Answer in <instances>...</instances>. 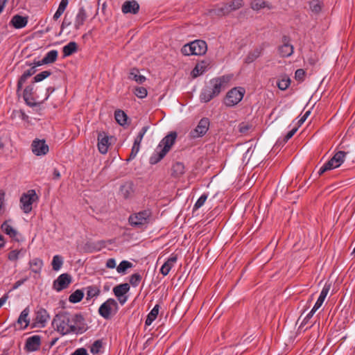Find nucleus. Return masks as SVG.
Here are the masks:
<instances>
[{
    "mask_svg": "<svg viewBox=\"0 0 355 355\" xmlns=\"http://www.w3.org/2000/svg\"><path fill=\"white\" fill-rule=\"evenodd\" d=\"M135 94L139 98H144L147 96L148 92L144 87H137L135 89Z\"/></svg>",
    "mask_w": 355,
    "mask_h": 355,
    "instance_id": "nucleus-51",
    "label": "nucleus"
},
{
    "mask_svg": "<svg viewBox=\"0 0 355 355\" xmlns=\"http://www.w3.org/2000/svg\"><path fill=\"white\" fill-rule=\"evenodd\" d=\"M28 21V17H23L19 15H15L12 16L10 21V25L16 29H20L24 28L27 25Z\"/></svg>",
    "mask_w": 355,
    "mask_h": 355,
    "instance_id": "nucleus-21",
    "label": "nucleus"
},
{
    "mask_svg": "<svg viewBox=\"0 0 355 355\" xmlns=\"http://www.w3.org/2000/svg\"><path fill=\"white\" fill-rule=\"evenodd\" d=\"M230 6L228 3L223 4L220 7H217L211 10L214 15L218 16H225L230 13L232 11L230 10Z\"/></svg>",
    "mask_w": 355,
    "mask_h": 355,
    "instance_id": "nucleus-37",
    "label": "nucleus"
},
{
    "mask_svg": "<svg viewBox=\"0 0 355 355\" xmlns=\"http://www.w3.org/2000/svg\"><path fill=\"white\" fill-rule=\"evenodd\" d=\"M141 279H142V277L140 274H139V273L132 274L130 277V284L133 287H137L139 284Z\"/></svg>",
    "mask_w": 355,
    "mask_h": 355,
    "instance_id": "nucleus-46",
    "label": "nucleus"
},
{
    "mask_svg": "<svg viewBox=\"0 0 355 355\" xmlns=\"http://www.w3.org/2000/svg\"><path fill=\"white\" fill-rule=\"evenodd\" d=\"M33 153L37 156L45 155L49 150V146L46 144L44 139H35L31 144Z\"/></svg>",
    "mask_w": 355,
    "mask_h": 355,
    "instance_id": "nucleus-13",
    "label": "nucleus"
},
{
    "mask_svg": "<svg viewBox=\"0 0 355 355\" xmlns=\"http://www.w3.org/2000/svg\"><path fill=\"white\" fill-rule=\"evenodd\" d=\"M29 314V309L28 308H25L20 313L18 319H17V323L20 325H22L23 323H25L24 326L21 327V328L22 329H25L29 324V320L28 319V316Z\"/></svg>",
    "mask_w": 355,
    "mask_h": 355,
    "instance_id": "nucleus-32",
    "label": "nucleus"
},
{
    "mask_svg": "<svg viewBox=\"0 0 355 355\" xmlns=\"http://www.w3.org/2000/svg\"><path fill=\"white\" fill-rule=\"evenodd\" d=\"M98 149L101 154H106L110 145L109 141L110 137L105 132H99L98 133Z\"/></svg>",
    "mask_w": 355,
    "mask_h": 355,
    "instance_id": "nucleus-16",
    "label": "nucleus"
},
{
    "mask_svg": "<svg viewBox=\"0 0 355 355\" xmlns=\"http://www.w3.org/2000/svg\"><path fill=\"white\" fill-rule=\"evenodd\" d=\"M207 51V43L204 40H196L184 45L181 52L184 55H202Z\"/></svg>",
    "mask_w": 355,
    "mask_h": 355,
    "instance_id": "nucleus-5",
    "label": "nucleus"
},
{
    "mask_svg": "<svg viewBox=\"0 0 355 355\" xmlns=\"http://www.w3.org/2000/svg\"><path fill=\"white\" fill-rule=\"evenodd\" d=\"M63 264V259L60 255H55L52 260V268L55 271L59 270Z\"/></svg>",
    "mask_w": 355,
    "mask_h": 355,
    "instance_id": "nucleus-41",
    "label": "nucleus"
},
{
    "mask_svg": "<svg viewBox=\"0 0 355 355\" xmlns=\"http://www.w3.org/2000/svg\"><path fill=\"white\" fill-rule=\"evenodd\" d=\"M177 136L176 132H171L162 139L155 152L150 157L149 162L150 164H157L165 157L167 153L171 150L172 146L175 144Z\"/></svg>",
    "mask_w": 355,
    "mask_h": 355,
    "instance_id": "nucleus-3",
    "label": "nucleus"
},
{
    "mask_svg": "<svg viewBox=\"0 0 355 355\" xmlns=\"http://www.w3.org/2000/svg\"><path fill=\"white\" fill-rule=\"evenodd\" d=\"M184 165L182 162H178L172 166V175L179 177L184 173Z\"/></svg>",
    "mask_w": 355,
    "mask_h": 355,
    "instance_id": "nucleus-35",
    "label": "nucleus"
},
{
    "mask_svg": "<svg viewBox=\"0 0 355 355\" xmlns=\"http://www.w3.org/2000/svg\"><path fill=\"white\" fill-rule=\"evenodd\" d=\"M58 51L56 50H51L49 51L45 56L43 58V63L51 64L53 63L56 61L58 58Z\"/></svg>",
    "mask_w": 355,
    "mask_h": 355,
    "instance_id": "nucleus-38",
    "label": "nucleus"
},
{
    "mask_svg": "<svg viewBox=\"0 0 355 355\" xmlns=\"http://www.w3.org/2000/svg\"><path fill=\"white\" fill-rule=\"evenodd\" d=\"M140 149V145H137L136 144H133V146L131 149L130 154L129 155V158L127 159L128 161L132 160L135 159V157L137 156L138 152Z\"/></svg>",
    "mask_w": 355,
    "mask_h": 355,
    "instance_id": "nucleus-54",
    "label": "nucleus"
},
{
    "mask_svg": "<svg viewBox=\"0 0 355 355\" xmlns=\"http://www.w3.org/2000/svg\"><path fill=\"white\" fill-rule=\"evenodd\" d=\"M148 129V126H144L135 139L134 144L140 145L143 137Z\"/></svg>",
    "mask_w": 355,
    "mask_h": 355,
    "instance_id": "nucleus-49",
    "label": "nucleus"
},
{
    "mask_svg": "<svg viewBox=\"0 0 355 355\" xmlns=\"http://www.w3.org/2000/svg\"><path fill=\"white\" fill-rule=\"evenodd\" d=\"M330 284H325L323 287L322 290L320 292V294L319 295V297L318 298L315 305L313 306V309H314V311H317L323 304L329 291L330 289Z\"/></svg>",
    "mask_w": 355,
    "mask_h": 355,
    "instance_id": "nucleus-27",
    "label": "nucleus"
},
{
    "mask_svg": "<svg viewBox=\"0 0 355 355\" xmlns=\"http://www.w3.org/2000/svg\"><path fill=\"white\" fill-rule=\"evenodd\" d=\"M316 311H314V309H312L311 311L307 314V315L303 319L301 324H300V327L306 324L307 322H309V319H311L313 314L315 313Z\"/></svg>",
    "mask_w": 355,
    "mask_h": 355,
    "instance_id": "nucleus-58",
    "label": "nucleus"
},
{
    "mask_svg": "<svg viewBox=\"0 0 355 355\" xmlns=\"http://www.w3.org/2000/svg\"><path fill=\"white\" fill-rule=\"evenodd\" d=\"M71 355H89L87 351L84 347L78 348Z\"/></svg>",
    "mask_w": 355,
    "mask_h": 355,
    "instance_id": "nucleus-60",
    "label": "nucleus"
},
{
    "mask_svg": "<svg viewBox=\"0 0 355 355\" xmlns=\"http://www.w3.org/2000/svg\"><path fill=\"white\" fill-rule=\"evenodd\" d=\"M64 12V10L58 8L56 12L53 15V20H55V21L58 20L60 17V16L63 14Z\"/></svg>",
    "mask_w": 355,
    "mask_h": 355,
    "instance_id": "nucleus-64",
    "label": "nucleus"
},
{
    "mask_svg": "<svg viewBox=\"0 0 355 355\" xmlns=\"http://www.w3.org/2000/svg\"><path fill=\"white\" fill-rule=\"evenodd\" d=\"M121 10L124 14L131 13L135 15L139 10V5L135 0L126 1L122 5Z\"/></svg>",
    "mask_w": 355,
    "mask_h": 355,
    "instance_id": "nucleus-19",
    "label": "nucleus"
},
{
    "mask_svg": "<svg viewBox=\"0 0 355 355\" xmlns=\"http://www.w3.org/2000/svg\"><path fill=\"white\" fill-rule=\"evenodd\" d=\"M266 47V44L262 43L261 45L257 46L253 50L250 51L245 58L244 62L245 64H250L259 58L263 53Z\"/></svg>",
    "mask_w": 355,
    "mask_h": 355,
    "instance_id": "nucleus-17",
    "label": "nucleus"
},
{
    "mask_svg": "<svg viewBox=\"0 0 355 355\" xmlns=\"http://www.w3.org/2000/svg\"><path fill=\"white\" fill-rule=\"evenodd\" d=\"M30 268L33 272L40 275L43 267V261L40 258H34L29 261Z\"/></svg>",
    "mask_w": 355,
    "mask_h": 355,
    "instance_id": "nucleus-28",
    "label": "nucleus"
},
{
    "mask_svg": "<svg viewBox=\"0 0 355 355\" xmlns=\"http://www.w3.org/2000/svg\"><path fill=\"white\" fill-rule=\"evenodd\" d=\"M290 84L291 79L287 76H282L277 83L278 88L282 91L286 90L289 87Z\"/></svg>",
    "mask_w": 355,
    "mask_h": 355,
    "instance_id": "nucleus-40",
    "label": "nucleus"
},
{
    "mask_svg": "<svg viewBox=\"0 0 355 355\" xmlns=\"http://www.w3.org/2000/svg\"><path fill=\"white\" fill-rule=\"evenodd\" d=\"M134 193V184L132 182H127L120 187V194L125 198H130Z\"/></svg>",
    "mask_w": 355,
    "mask_h": 355,
    "instance_id": "nucleus-25",
    "label": "nucleus"
},
{
    "mask_svg": "<svg viewBox=\"0 0 355 355\" xmlns=\"http://www.w3.org/2000/svg\"><path fill=\"white\" fill-rule=\"evenodd\" d=\"M71 282V277L68 273L61 274L53 284V288L58 292L67 288Z\"/></svg>",
    "mask_w": 355,
    "mask_h": 355,
    "instance_id": "nucleus-14",
    "label": "nucleus"
},
{
    "mask_svg": "<svg viewBox=\"0 0 355 355\" xmlns=\"http://www.w3.org/2000/svg\"><path fill=\"white\" fill-rule=\"evenodd\" d=\"M106 267L108 268H114L116 267V261L113 258L108 259L106 262Z\"/></svg>",
    "mask_w": 355,
    "mask_h": 355,
    "instance_id": "nucleus-62",
    "label": "nucleus"
},
{
    "mask_svg": "<svg viewBox=\"0 0 355 355\" xmlns=\"http://www.w3.org/2000/svg\"><path fill=\"white\" fill-rule=\"evenodd\" d=\"M309 8L314 14H319L324 6L323 2L320 0H311L309 3Z\"/></svg>",
    "mask_w": 355,
    "mask_h": 355,
    "instance_id": "nucleus-34",
    "label": "nucleus"
},
{
    "mask_svg": "<svg viewBox=\"0 0 355 355\" xmlns=\"http://www.w3.org/2000/svg\"><path fill=\"white\" fill-rule=\"evenodd\" d=\"M209 128V120L204 117L200 120L196 128L191 130L190 135L192 138H198L204 136Z\"/></svg>",
    "mask_w": 355,
    "mask_h": 355,
    "instance_id": "nucleus-12",
    "label": "nucleus"
},
{
    "mask_svg": "<svg viewBox=\"0 0 355 355\" xmlns=\"http://www.w3.org/2000/svg\"><path fill=\"white\" fill-rule=\"evenodd\" d=\"M306 72L302 69H299L295 71V78L298 81H303L304 79Z\"/></svg>",
    "mask_w": 355,
    "mask_h": 355,
    "instance_id": "nucleus-55",
    "label": "nucleus"
},
{
    "mask_svg": "<svg viewBox=\"0 0 355 355\" xmlns=\"http://www.w3.org/2000/svg\"><path fill=\"white\" fill-rule=\"evenodd\" d=\"M38 200V196L35 190L31 189L27 193H23L20 198L21 209L26 214L32 210V205Z\"/></svg>",
    "mask_w": 355,
    "mask_h": 355,
    "instance_id": "nucleus-8",
    "label": "nucleus"
},
{
    "mask_svg": "<svg viewBox=\"0 0 355 355\" xmlns=\"http://www.w3.org/2000/svg\"><path fill=\"white\" fill-rule=\"evenodd\" d=\"M310 114H311L310 110H308L304 113V114L302 116V118L298 121L299 126L301 125L306 121V119L308 118V116H309Z\"/></svg>",
    "mask_w": 355,
    "mask_h": 355,
    "instance_id": "nucleus-63",
    "label": "nucleus"
},
{
    "mask_svg": "<svg viewBox=\"0 0 355 355\" xmlns=\"http://www.w3.org/2000/svg\"><path fill=\"white\" fill-rule=\"evenodd\" d=\"M34 94V85L32 84L26 87L23 92V98L26 103L30 107H38V110H41L40 107L41 102H36L35 98L33 96Z\"/></svg>",
    "mask_w": 355,
    "mask_h": 355,
    "instance_id": "nucleus-11",
    "label": "nucleus"
},
{
    "mask_svg": "<svg viewBox=\"0 0 355 355\" xmlns=\"http://www.w3.org/2000/svg\"><path fill=\"white\" fill-rule=\"evenodd\" d=\"M71 24V18H68V14H65L64 17L63 19L62 25H61V29L63 30L64 28L69 26Z\"/></svg>",
    "mask_w": 355,
    "mask_h": 355,
    "instance_id": "nucleus-57",
    "label": "nucleus"
},
{
    "mask_svg": "<svg viewBox=\"0 0 355 355\" xmlns=\"http://www.w3.org/2000/svg\"><path fill=\"white\" fill-rule=\"evenodd\" d=\"M252 129V124L248 122H241L239 125V131L243 135H247Z\"/></svg>",
    "mask_w": 355,
    "mask_h": 355,
    "instance_id": "nucleus-42",
    "label": "nucleus"
},
{
    "mask_svg": "<svg viewBox=\"0 0 355 355\" xmlns=\"http://www.w3.org/2000/svg\"><path fill=\"white\" fill-rule=\"evenodd\" d=\"M87 18V11L84 7L79 8L74 20V28L79 30L83 26L85 21Z\"/></svg>",
    "mask_w": 355,
    "mask_h": 355,
    "instance_id": "nucleus-20",
    "label": "nucleus"
},
{
    "mask_svg": "<svg viewBox=\"0 0 355 355\" xmlns=\"http://www.w3.org/2000/svg\"><path fill=\"white\" fill-rule=\"evenodd\" d=\"M100 294L99 288L96 286H91L87 287V299H91L94 297H97Z\"/></svg>",
    "mask_w": 355,
    "mask_h": 355,
    "instance_id": "nucleus-43",
    "label": "nucleus"
},
{
    "mask_svg": "<svg viewBox=\"0 0 355 355\" xmlns=\"http://www.w3.org/2000/svg\"><path fill=\"white\" fill-rule=\"evenodd\" d=\"M128 78L136 81L139 84H142L146 80L145 76L139 74V71L137 68H132L130 70Z\"/></svg>",
    "mask_w": 355,
    "mask_h": 355,
    "instance_id": "nucleus-31",
    "label": "nucleus"
},
{
    "mask_svg": "<svg viewBox=\"0 0 355 355\" xmlns=\"http://www.w3.org/2000/svg\"><path fill=\"white\" fill-rule=\"evenodd\" d=\"M245 89L243 87H234L230 90L225 96V104L228 107L237 105L243 98Z\"/></svg>",
    "mask_w": 355,
    "mask_h": 355,
    "instance_id": "nucleus-9",
    "label": "nucleus"
},
{
    "mask_svg": "<svg viewBox=\"0 0 355 355\" xmlns=\"http://www.w3.org/2000/svg\"><path fill=\"white\" fill-rule=\"evenodd\" d=\"M132 263L128 261H122L116 267L119 273H124L128 268H132Z\"/></svg>",
    "mask_w": 355,
    "mask_h": 355,
    "instance_id": "nucleus-44",
    "label": "nucleus"
},
{
    "mask_svg": "<svg viewBox=\"0 0 355 355\" xmlns=\"http://www.w3.org/2000/svg\"><path fill=\"white\" fill-rule=\"evenodd\" d=\"M228 5L230 6V10L232 12L241 8L243 5V1L232 0L230 3H228Z\"/></svg>",
    "mask_w": 355,
    "mask_h": 355,
    "instance_id": "nucleus-50",
    "label": "nucleus"
},
{
    "mask_svg": "<svg viewBox=\"0 0 355 355\" xmlns=\"http://www.w3.org/2000/svg\"><path fill=\"white\" fill-rule=\"evenodd\" d=\"M41 338L40 336L35 335L26 339L25 349L27 352H35L40 349Z\"/></svg>",
    "mask_w": 355,
    "mask_h": 355,
    "instance_id": "nucleus-18",
    "label": "nucleus"
},
{
    "mask_svg": "<svg viewBox=\"0 0 355 355\" xmlns=\"http://www.w3.org/2000/svg\"><path fill=\"white\" fill-rule=\"evenodd\" d=\"M178 256L176 254H172L171 257L167 259V261L162 265L160 268V272L164 276H166L174 263L177 261Z\"/></svg>",
    "mask_w": 355,
    "mask_h": 355,
    "instance_id": "nucleus-23",
    "label": "nucleus"
},
{
    "mask_svg": "<svg viewBox=\"0 0 355 355\" xmlns=\"http://www.w3.org/2000/svg\"><path fill=\"white\" fill-rule=\"evenodd\" d=\"M283 44L279 47V53L281 57L287 58L293 53V46L290 43V37L286 35L282 37Z\"/></svg>",
    "mask_w": 355,
    "mask_h": 355,
    "instance_id": "nucleus-15",
    "label": "nucleus"
},
{
    "mask_svg": "<svg viewBox=\"0 0 355 355\" xmlns=\"http://www.w3.org/2000/svg\"><path fill=\"white\" fill-rule=\"evenodd\" d=\"M230 76H222L210 80L209 83L211 87H206L202 89L200 99L202 102L208 103L214 97L219 95L223 88L230 80Z\"/></svg>",
    "mask_w": 355,
    "mask_h": 355,
    "instance_id": "nucleus-2",
    "label": "nucleus"
},
{
    "mask_svg": "<svg viewBox=\"0 0 355 355\" xmlns=\"http://www.w3.org/2000/svg\"><path fill=\"white\" fill-rule=\"evenodd\" d=\"M5 191L3 190L0 191V210L4 209V202H5Z\"/></svg>",
    "mask_w": 355,
    "mask_h": 355,
    "instance_id": "nucleus-61",
    "label": "nucleus"
},
{
    "mask_svg": "<svg viewBox=\"0 0 355 355\" xmlns=\"http://www.w3.org/2000/svg\"><path fill=\"white\" fill-rule=\"evenodd\" d=\"M2 231L8 235L10 238L15 239L17 241H19V239L17 238L19 233L16 230H15L12 226L8 224V221L6 220L3 223L1 226Z\"/></svg>",
    "mask_w": 355,
    "mask_h": 355,
    "instance_id": "nucleus-26",
    "label": "nucleus"
},
{
    "mask_svg": "<svg viewBox=\"0 0 355 355\" xmlns=\"http://www.w3.org/2000/svg\"><path fill=\"white\" fill-rule=\"evenodd\" d=\"M160 306L159 304H156L153 309L150 311V312L148 314L147 318L145 321V324L147 326L150 325L153 321L157 318Z\"/></svg>",
    "mask_w": 355,
    "mask_h": 355,
    "instance_id": "nucleus-33",
    "label": "nucleus"
},
{
    "mask_svg": "<svg viewBox=\"0 0 355 355\" xmlns=\"http://www.w3.org/2000/svg\"><path fill=\"white\" fill-rule=\"evenodd\" d=\"M52 326L62 336L72 333L82 334L87 331L85 318L80 313L72 314L68 311H60L55 315Z\"/></svg>",
    "mask_w": 355,
    "mask_h": 355,
    "instance_id": "nucleus-1",
    "label": "nucleus"
},
{
    "mask_svg": "<svg viewBox=\"0 0 355 355\" xmlns=\"http://www.w3.org/2000/svg\"><path fill=\"white\" fill-rule=\"evenodd\" d=\"M83 296V292L81 290L78 289L70 295L69 300L72 303H78L82 300Z\"/></svg>",
    "mask_w": 355,
    "mask_h": 355,
    "instance_id": "nucleus-39",
    "label": "nucleus"
},
{
    "mask_svg": "<svg viewBox=\"0 0 355 355\" xmlns=\"http://www.w3.org/2000/svg\"><path fill=\"white\" fill-rule=\"evenodd\" d=\"M78 51V44L75 42H70L62 48L63 57H68Z\"/></svg>",
    "mask_w": 355,
    "mask_h": 355,
    "instance_id": "nucleus-29",
    "label": "nucleus"
},
{
    "mask_svg": "<svg viewBox=\"0 0 355 355\" xmlns=\"http://www.w3.org/2000/svg\"><path fill=\"white\" fill-rule=\"evenodd\" d=\"M250 8L254 10L258 11L264 8L272 9V6L263 0H252L250 3Z\"/></svg>",
    "mask_w": 355,
    "mask_h": 355,
    "instance_id": "nucleus-30",
    "label": "nucleus"
},
{
    "mask_svg": "<svg viewBox=\"0 0 355 355\" xmlns=\"http://www.w3.org/2000/svg\"><path fill=\"white\" fill-rule=\"evenodd\" d=\"M130 285L128 283L121 284L113 288V293L121 305H123L127 302L128 297L126 294L130 291Z\"/></svg>",
    "mask_w": 355,
    "mask_h": 355,
    "instance_id": "nucleus-10",
    "label": "nucleus"
},
{
    "mask_svg": "<svg viewBox=\"0 0 355 355\" xmlns=\"http://www.w3.org/2000/svg\"><path fill=\"white\" fill-rule=\"evenodd\" d=\"M347 153L343 150L336 152L334 155L319 169L318 173L322 175L327 171L336 168L344 162Z\"/></svg>",
    "mask_w": 355,
    "mask_h": 355,
    "instance_id": "nucleus-6",
    "label": "nucleus"
},
{
    "mask_svg": "<svg viewBox=\"0 0 355 355\" xmlns=\"http://www.w3.org/2000/svg\"><path fill=\"white\" fill-rule=\"evenodd\" d=\"M208 198L207 193H203L196 202L193 206V210H197L200 208L205 202L206 200Z\"/></svg>",
    "mask_w": 355,
    "mask_h": 355,
    "instance_id": "nucleus-48",
    "label": "nucleus"
},
{
    "mask_svg": "<svg viewBox=\"0 0 355 355\" xmlns=\"http://www.w3.org/2000/svg\"><path fill=\"white\" fill-rule=\"evenodd\" d=\"M51 72L50 71H43L34 76L33 79V83L42 81L43 80L51 76Z\"/></svg>",
    "mask_w": 355,
    "mask_h": 355,
    "instance_id": "nucleus-45",
    "label": "nucleus"
},
{
    "mask_svg": "<svg viewBox=\"0 0 355 355\" xmlns=\"http://www.w3.org/2000/svg\"><path fill=\"white\" fill-rule=\"evenodd\" d=\"M197 67L202 70L203 72L207 71L209 69L211 68V61L210 60H204L196 64Z\"/></svg>",
    "mask_w": 355,
    "mask_h": 355,
    "instance_id": "nucleus-47",
    "label": "nucleus"
},
{
    "mask_svg": "<svg viewBox=\"0 0 355 355\" xmlns=\"http://www.w3.org/2000/svg\"><path fill=\"white\" fill-rule=\"evenodd\" d=\"M49 318V315L46 309L40 308L36 311L35 322L40 324V327H44Z\"/></svg>",
    "mask_w": 355,
    "mask_h": 355,
    "instance_id": "nucleus-24",
    "label": "nucleus"
},
{
    "mask_svg": "<svg viewBox=\"0 0 355 355\" xmlns=\"http://www.w3.org/2000/svg\"><path fill=\"white\" fill-rule=\"evenodd\" d=\"M205 72H203L202 70H200V69L198 68V67H197V65H196V67L193 68V69L192 70L191 74V76L195 78H197L198 76L202 75V73H204Z\"/></svg>",
    "mask_w": 355,
    "mask_h": 355,
    "instance_id": "nucleus-59",
    "label": "nucleus"
},
{
    "mask_svg": "<svg viewBox=\"0 0 355 355\" xmlns=\"http://www.w3.org/2000/svg\"><path fill=\"white\" fill-rule=\"evenodd\" d=\"M129 225L138 230H146L153 223V212L150 209L131 214L128 217Z\"/></svg>",
    "mask_w": 355,
    "mask_h": 355,
    "instance_id": "nucleus-4",
    "label": "nucleus"
},
{
    "mask_svg": "<svg viewBox=\"0 0 355 355\" xmlns=\"http://www.w3.org/2000/svg\"><path fill=\"white\" fill-rule=\"evenodd\" d=\"M297 127H295L291 130H290L284 137V143H286L290 139H291L293 136L295 135V133L297 132Z\"/></svg>",
    "mask_w": 355,
    "mask_h": 355,
    "instance_id": "nucleus-56",
    "label": "nucleus"
},
{
    "mask_svg": "<svg viewBox=\"0 0 355 355\" xmlns=\"http://www.w3.org/2000/svg\"><path fill=\"white\" fill-rule=\"evenodd\" d=\"M23 249H21L19 250H14L10 251L8 254V259L11 261H17L19 257L20 253L23 251Z\"/></svg>",
    "mask_w": 355,
    "mask_h": 355,
    "instance_id": "nucleus-53",
    "label": "nucleus"
},
{
    "mask_svg": "<svg viewBox=\"0 0 355 355\" xmlns=\"http://www.w3.org/2000/svg\"><path fill=\"white\" fill-rule=\"evenodd\" d=\"M114 117L116 122L120 125L123 126L127 123L128 116L123 110H116L114 112Z\"/></svg>",
    "mask_w": 355,
    "mask_h": 355,
    "instance_id": "nucleus-36",
    "label": "nucleus"
},
{
    "mask_svg": "<svg viewBox=\"0 0 355 355\" xmlns=\"http://www.w3.org/2000/svg\"><path fill=\"white\" fill-rule=\"evenodd\" d=\"M102 347V341L100 340H97L94 341L92 345L90 347V352L93 354H96L99 353L101 348Z\"/></svg>",
    "mask_w": 355,
    "mask_h": 355,
    "instance_id": "nucleus-52",
    "label": "nucleus"
},
{
    "mask_svg": "<svg viewBox=\"0 0 355 355\" xmlns=\"http://www.w3.org/2000/svg\"><path fill=\"white\" fill-rule=\"evenodd\" d=\"M117 302L113 298L107 299L98 309L99 315L105 320H110L119 311Z\"/></svg>",
    "mask_w": 355,
    "mask_h": 355,
    "instance_id": "nucleus-7",
    "label": "nucleus"
},
{
    "mask_svg": "<svg viewBox=\"0 0 355 355\" xmlns=\"http://www.w3.org/2000/svg\"><path fill=\"white\" fill-rule=\"evenodd\" d=\"M31 67L30 69H27L26 71H25L22 73V75L20 76V78H19V80L17 81V92H19L22 89L23 85L26 82L27 79L36 73L37 69H35V67H33V66H31Z\"/></svg>",
    "mask_w": 355,
    "mask_h": 355,
    "instance_id": "nucleus-22",
    "label": "nucleus"
}]
</instances>
